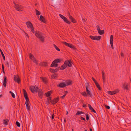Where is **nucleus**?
I'll return each mask as SVG.
<instances>
[{
  "mask_svg": "<svg viewBox=\"0 0 131 131\" xmlns=\"http://www.w3.org/2000/svg\"><path fill=\"white\" fill-rule=\"evenodd\" d=\"M35 33L36 37L38 38L39 40L42 42H43L44 41V37L42 32L38 31H36L35 32Z\"/></svg>",
  "mask_w": 131,
  "mask_h": 131,
  "instance_id": "f257e3e1",
  "label": "nucleus"
},
{
  "mask_svg": "<svg viewBox=\"0 0 131 131\" xmlns=\"http://www.w3.org/2000/svg\"><path fill=\"white\" fill-rule=\"evenodd\" d=\"M67 66L69 67L72 66V62L71 60H68L66 61L64 64L62 65L60 68V69L64 70L66 68Z\"/></svg>",
  "mask_w": 131,
  "mask_h": 131,
  "instance_id": "f03ea898",
  "label": "nucleus"
},
{
  "mask_svg": "<svg viewBox=\"0 0 131 131\" xmlns=\"http://www.w3.org/2000/svg\"><path fill=\"white\" fill-rule=\"evenodd\" d=\"M29 89L32 93H34L35 92H38L39 89L38 87L35 85L30 86Z\"/></svg>",
  "mask_w": 131,
  "mask_h": 131,
  "instance_id": "7ed1b4c3",
  "label": "nucleus"
},
{
  "mask_svg": "<svg viewBox=\"0 0 131 131\" xmlns=\"http://www.w3.org/2000/svg\"><path fill=\"white\" fill-rule=\"evenodd\" d=\"M61 61V60L60 59H56L54 60L51 65L50 67H57L58 64L57 63H59Z\"/></svg>",
  "mask_w": 131,
  "mask_h": 131,
  "instance_id": "20e7f679",
  "label": "nucleus"
},
{
  "mask_svg": "<svg viewBox=\"0 0 131 131\" xmlns=\"http://www.w3.org/2000/svg\"><path fill=\"white\" fill-rule=\"evenodd\" d=\"M87 85H86V91L87 93V95H88L89 96L91 97L92 96V94L90 91L88 89V87L89 86V83H87Z\"/></svg>",
  "mask_w": 131,
  "mask_h": 131,
  "instance_id": "39448f33",
  "label": "nucleus"
},
{
  "mask_svg": "<svg viewBox=\"0 0 131 131\" xmlns=\"http://www.w3.org/2000/svg\"><path fill=\"white\" fill-rule=\"evenodd\" d=\"M63 43L66 46L72 49L73 50H75L76 49L75 47L71 44L69 43L65 42H63Z\"/></svg>",
  "mask_w": 131,
  "mask_h": 131,
  "instance_id": "423d86ee",
  "label": "nucleus"
},
{
  "mask_svg": "<svg viewBox=\"0 0 131 131\" xmlns=\"http://www.w3.org/2000/svg\"><path fill=\"white\" fill-rule=\"evenodd\" d=\"M15 6L17 10L19 11H22L21 9H23V7L21 5H19L18 4H15Z\"/></svg>",
  "mask_w": 131,
  "mask_h": 131,
  "instance_id": "0eeeda50",
  "label": "nucleus"
},
{
  "mask_svg": "<svg viewBox=\"0 0 131 131\" xmlns=\"http://www.w3.org/2000/svg\"><path fill=\"white\" fill-rule=\"evenodd\" d=\"M14 80L16 82L19 83L20 80V78L19 77L18 75H14Z\"/></svg>",
  "mask_w": 131,
  "mask_h": 131,
  "instance_id": "6e6552de",
  "label": "nucleus"
},
{
  "mask_svg": "<svg viewBox=\"0 0 131 131\" xmlns=\"http://www.w3.org/2000/svg\"><path fill=\"white\" fill-rule=\"evenodd\" d=\"M59 101V98L58 97L55 98L53 100L51 101V103L52 104L54 105Z\"/></svg>",
  "mask_w": 131,
  "mask_h": 131,
  "instance_id": "1a4fd4ad",
  "label": "nucleus"
},
{
  "mask_svg": "<svg viewBox=\"0 0 131 131\" xmlns=\"http://www.w3.org/2000/svg\"><path fill=\"white\" fill-rule=\"evenodd\" d=\"M119 91L118 89H116L115 91H109L108 92V94L111 95H113L119 92Z\"/></svg>",
  "mask_w": 131,
  "mask_h": 131,
  "instance_id": "9d476101",
  "label": "nucleus"
},
{
  "mask_svg": "<svg viewBox=\"0 0 131 131\" xmlns=\"http://www.w3.org/2000/svg\"><path fill=\"white\" fill-rule=\"evenodd\" d=\"M38 92V96L40 98H42L43 94L42 90L41 89H39Z\"/></svg>",
  "mask_w": 131,
  "mask_h": 131,
  "instance_id": "9b49d317",
  "label": "nucleus"
},
{
  "mask_svg": "<svg viewBox=\"0 0 131 131\" xmlns=\"http://www.w3.org/2000/svg\"><path fill=\"white\" fill-rule=\"evenodd\" d=\"M66 86V83L65 82H61L59 84L57 85L58 87H59L60 88H64Z\"/></svg>",
  "mask_w": 131,
  "mask_h": 131,
  "instance_id": "f8f14e48",
  "label": "nucleus"
},
{
  "mask_svg": "<svg viewBox=\"0 0 131 131\" xmlns=\"http://www.w3.org/2000/svg\"><path fill=\"white\" fill-rule=\"evenodd\" d=\"M25 102L26 106L27 109L28 111H30V107L29 104V103H30L29 101H26Z\"/></svg>",
  "mask_w": 131,
  "mask_h": 131,
  "instance_id": "ddd939ff",
  "label": "nucleus"
},
{
  "mask_svg": "<svg viewBox=\"0 0 131 131\" xmlns=\"http://www.w3.org/2000/svg\"><path fill=\"white\" fill-rule=\"evenodd\" d=\"M23 91L24 94V97L26 99V101H29L28 98V97L26 91L24 89H23Z\"/></svg>",
  "mask_w": 131,
  "mask_h": 131,
  "instance_id": "4468645a",
  "label": "nucleus"
},
{
  "mask_svg": "<svg viewBox=\"0 0 131 131\" xmlns=\"http://www.w3.org/2000/svg\"><path fill=\"white\" fill-rule=\"evenodd\" d=\"M122 88L124 90H128L129 89L128 87V84L127 83H124L123 84Z\"/></svg>",
  "mask_w": 131,
  "mask_h": 131,
  "instance_id": "2eb2a0df",
  "label": "nucleus"
},
{
  "mask_svg": "<svg viewBox=\"0 0 131 131\" xmlns=\"http://www.w3.org/2000/svg\"><path fill=\"white\" fill-rule=\"evenodd\" d=\"M26 24L28 28H31L33 27L32 24L30 21H29L27 22L26 23Z\"/></svg>",
  "mask_w": 131,
  "mask_h": 131,
  "instance_id": "dca6fc26",
  "label": "nucleus"
},
{
  "mask_svg": "<svg viewBox=\"0 0 131 131\" xmlns=\"http://www.w3.org/2000/svg\"><path fill=\"white\" fill-rule=\"evenodd\" d=\"M40 78L42 81L45 83L46 84L48 82L47 79L46 78L41 77H40Z\"/></svg>",
  "mask_w": 131,
  "mask_h": 131,
  "instance_id": "f3484780",
  "label": "nucleus"
},
{
  "mask_svg": "<svg viewBox=\"0 0 131 131\" xmlns=\"http://www.w3.org/2000/svg\"><path fill=\"white\" fill-rule=\"evenodd\" d=\"M69 17L71 22L74 23H76V21L75 20L72 16L69 15Z\"/></svg>",
  "mask_w": 131,
  "mask_h": 131,
  "instance_id": "a211bd4d",
  "label": "nucleus"
},
{
  "mask_svg": "<svg viewBox=\"0 0 131 131\" xmlns=\"http://www.w3.org/2000/svg\"><path fill=\"white\" fill-rule=\"evenodd\" d=\"M7 79L6 77V76H4V80L3 82V84L4 85V86L5 88L6 87V84L7 83Z\"/></svg>",
  "mask_w": 131,
  "mask_h": 131,
  "instance_id": "6ab92c4d",
  "label": "nucleus"
},
{
  "mask_svg": "<svg viewBox=\"0 0 131 131\" xmlns=\"http://www.w3.org/2000/svg\"><path fill=\"white\" fill-rule=\"evenodd\" d=\"M40 20L43 23H45L46 22V20L45 18L42 15L40 16Z\"/></svg>",
  "mask_w": 131,
  "mask_h": 131,
  "instance_id": "aec40b11",
  "label": "nucleus"
},
{
  "mask_svg": "<svg viewBox=\"0 0 131 131\" xmlns=\"http://www.w3.org/2000/svg\"><path fill=\"white\" fill-rule=\"evenodd\" d=\"M63 19V20L66 23L69 24H70V22L67 19L66 17H65Z\"/></svg>",
  "mask_w": 131,
  "mask_h": 131,
  "instance_id": "412c9836",
  "label": "nucleus"
},
{
  "mask_svg": "<svg viewBox=\"0 0 131 131\" xmlns=\"http://www.w3.org/2000/svg\"><path fill=\"white\" fill-rule=\"evenodd\" d=\"M40 66H47V62H41L39 64Z\"/></svg>",
  "mask_w": 131,
  "mask_h": 131,
  "instance_id": "4be33fe9",
  "label": "nucleus"
},
{
  "mask_svg": "<svg viewBox=\"0 0 131 131\" xmlns=\"http://www.w3.org/2000/svg\"><path fill=\"white\" fill-rule=\"evenodd\" d=\"M66 86L68 85L72 84V82L71 81V80H68L67 81H66Z\"/></svg>",
  "mask_w": 131,
  "mask_h": 131,
  "instance_id": "5701e85b",
  "label": "nucleus"
},
{
  "mask_svg": "<svg viewBox=\"0 0 131 131\" xmlns=\"http://www.w3.org/2000/svg\"><path fill=\"white\" fill-rule=\"evenodd\" d=\"M113 36L112 35H111L110 36V43L111 45H113Z\"/></svg>",
  "mask_w": 131,
  "mask_h": 131,
  "instance_id": "b1692460",
  "label": "nucleus"
},
{
  "mask_svg": "<svg viewBox=\"0 0 131 131\" xmlns=\"http://www.w3.org/2000/svg\"><path fill=\"white\" fill-rule=\"evenodd\" d=\"M9 120L8 119H5L3 121V123L4 125H8V123L9 122Z\"/></svg>",
  "mask_w": 131,
  "mask_h": 131,
  "instance_id": "393cba45",
  "label": "nucleus"
},
{
  "mask_svg": "<svg viewBox=\"0 0 131 131\" xmlns=\"http://www.w3.org/2000/svg\"><path fill=\"white\" fill-rule=\"evenodd\" d=\"M98 33L100 35H102L104 33V30H101L100 29V31H99Z\"/></svg>",
  "mask_w": 131,
  "mask_h": 131,
  "instance_id": "a878e982",
  "label": "nucleus"
},
{
  "mask_svg": "<svg viewBox=\"0 0 131 131\" xmlns=\"http://www.w3.org/2000/svg\"><path fill=\"white\" fill-rule=\"evenodd\" d=\"M84 112L82 111H78L75 114L76 115L84 114Z\"/></svg>",
  "mask_w": 131,
  "mask_h": 131,
  "instance_id": "bb28decb",
  "label": "nucleus"
},
{
  "mask_svg": "<svg viewBox=\"0 0 131 131\" xmlns=\"http://www.w3.org/2000/svg\"><path fill=\"white\" fill-rule=\"evenodd\" d=\"M97 87L98 89L100 90H101V89L98 83H97L95 84Z\"/></svg>",
  "mask_w": 131,
  "mask_h": 131,
  "instance_id": "cd10ccee",
  "label": "nucleus"
},
{
  "mask_svg": "<svg viewBox=\"0 0 131 131\" xmlns=\"http://www.w3.org/2000/svg\"><path fill=\"white\" fill-rule=\"evenodd\" d=\"M101 36H95V40H100L101 39Z\"/></svg>",
  "mask_w": 131,
  "mask_h": 131,
  "instance_id": "c85d7f7f",
  "label": "nucleus"
},
{
  "mask_svg": "<svg viewBox=\"0 0 131 131\" xmlns=\"http://www.w3.org/2000/svg\"><path fill=\"white\" fill-rule=\"evenodd\" d=\"M0 52H1V54L2 56V57L3 58V60H5V56L3 54V53L2 51V50H0Z\"/></svg>",
  "mask_w": 131,
  "mask_h": 131,
  "instance_id": "c756f323",
  "label": "nucleus"
},
{
  "mask_svg": "<svg viewBox=\"0 0 131 131\" xmlns=\"http://www.w3.org/2000/svg\"><path fill=\"white\" fill-rule=\"evenodd\" d=\"M36 64V65H37L38 64V61L36 60L35 58H34L32 60Z\"/></svg>",
  "mask_w": 131,
  "mask_h": 131,
  "instance_id": "7c9ffc66",
  "label": "nucleus"
},
{
  "mask_svg": "<svg viewBox=\"0 0 131 131\" xmlns=\"http://www.w3.org/2000/svg\"><path fill=\"white\" fill-rule=\"evenodd\" d=\"M51 94V93L49 91L47 93L45 94H46V96L47 97L50 96Z\"/></svg>",
  "mask_w": 131,
  "mask_h": 131,
  "instance_id": "2f4dec72",
  "label": "nucleus"
},
{
  "mask_svg": "<svg viewBox=\"0 0 131 131\" xmlns=\"http://www.w3.org/2000/svg\"><path fill=\"white\" fill-rule=\"evenodd\" d=\"M9 93H10L12 95V97L14 98H15V95L14 94L12 91H10L9 92Z\"/></svg>",
  "mask_w": 131,
  "mask_h": 131,
  "instance_id": "473e14b6",
  "label": "nucleus"
},
{
  "mask_svg": "<svg viewBox=\"0 0 131 131\" xmlns=\"http://www.w3.org/2000/svg\"><path fill=\"white\" fill-rule=\"evenodd\" d=\"M29 57L30 58L31 60L32 59L34 58V57L33 55H32L30 53H29Z\"/></svg>",
  "mask_w": 131,
  "mask_h": 131,
  "instance_id": "72a5a7b5",
  "label": "nucleus"
},
{
  "mask_svg": "<svg viewBox=\"0 0 131 131\" xmlns=\"http://www.w3.org/2000/svg\"><path fill=\"white\" fill-rule=\"evenodd\" d=\"M35 10L36 14L37 15H39L40 14V12L39 11L36 9Z\"/></svg>",
  "mask_w": 131,
  "mask_h": 131,
  "instance_id": "f704fd0d",
  "label": "nucleus"
},
{
  "mask_svg": "<svg viewBox=\"0 0 131 131\" xmlns=\"http://www.w3.org/2000/svg\"><path fill=\"white\" fill-rule=\"evenodd\" d=\"M102 78H104L105 77V72L103 70H102Z\"/></svg>",
  "mask_w": 131,
  "mask_h": 131,
  "instance_id": "c9c22d12",
  "label": "nucleus"
},
{
  "mask_svg": "<svg viewBox=\"0 0 131 131\" xmlns=\"http://www.w3.org/2000/svg\"><path fill=\"white\" fill-rule=\"evenodd\" d=\"M53 46L58 51H60V50L59 49L56 45L54 44Z\"/></svg>",
  "mask_w": 131,
  "mask_h": 131,
  "instance_id": "e433bc0d",
  "label": "nucleus"
},
{
  "mask_svg": "<svg viewBox=\"0 0 131 131\" xmlns=\"http://www.w3.org/2000/svg\"><path fill=\"white\" fill-rule=\"evenodd\" d=\"M81 94L82 95L84 96H87V94L85 92H83L81 93Z\"/></svg>",
  "mask_w": 131,
  "mask_h": 131,
  "instance_id": "4c0bfd02",
  "label": "nucleus"
},
{
  "mask_svg": "<svg viewBox=\"0 0 131 131\" xmlns=\"http://www.w3.org/2000/svg\"><path fill=\"white\" fill-rule=\"evenodd\" d=\"M49 70L50 72H51L54 73L55 72V71L54 69L50 68L49 69Z\"/></svg>",
  "mask_w": 131,
  "mask_h": 131,
  "instance_id": "58836bf2",
  "label": "nucleus"
},
{
  "mask_svg": "<svg viewBox=\"0 0 131 131\" xmlns=\"http://www.w3.org/2000/svg\"><path fill=\"white\" fill-rule=\"evenodd\" d=\"M85 115L86 116V119L87 121H88L89 119V117L88 114H86Z\"/></svg>",
  "mask_w": 131,
  "mask_h": 131,
  "instance_id": "ea45409f",
  "label": "nucleus"
},
{
  "mask_svg": "<svg viewBox=\"0 0 131 131\" xmlns=\"http://www.w3.org/2000/svg\"><path fill=\"white\" fill-rule=\"evenodd\" d=\"M16 124L17 126L18 127H20V123L16 121Z\"/></svg>",
  "mask_w": 131,
  "mask_h": 131,
  "instance_id": "a19ab883",
  "label": "nucleus"
},
{
  "mask_svg": "<svg viewBox=\"0 0 131 131\" xmlns=\"http://www.w3.org/2000/svg\"><path fill=\"white\" fill-rule=\"evenodd\" d=\"M90 37L92 40H95V36H90Z\"/></svg>",
  "mask_w": 131,
  "mask_h": 131,
  "instance_id": "79ce46f5",
  "label": "nucleus"
},
{
  "mask_svg": "<svg viewBox=\"0 0 131 131\" xmlns=\"http://www.w3.org/2000/svg\"><path fill=\"white\" fill-rule=\"evenodd\" d=\"M92 79L93 81L95 83V84H96V83H97L96 81V80L94 79V78L92 77Z\"/></svg>",
  "mask_w": 131,
  "mask_h": 131,
  "instance_id": "37998d69",
  "label": "nucleus"
},
{
  "mask_svg": "<svg viewBox=\"0 0 131 131\" xmlns=\"http://www.w3.org/2000/svg\"><path fill=\"white\" fill-rule=\"evenodd\" d=\"M31 28L32 32L33 33H35V32L34 31V27H32V28Z\"/></svg>",
  "mask_w": 131,
  "mask_h": 131,
  "instance_id": "c03bdc74",
  "label": "nucleus"
},
{
  "mask_svg": "<svg viewBox=\"0 0 131 131\" xmlns=\"http://www.w3.org/2000/svg\"><path fill=\"white\" fill-rule=\"evenodd\" d=\"M105 107L108 109H109L110 108V107L109 106L106 105H105Z\"/></svg>",
  "mask_w": 131,
  "mask_h": 131,
  "instance_id": "a18cd8bd",
  "label": "nucleus"
},
{
  "mask_svg": "<svg viewBox=\"0 0 131 131\" xmlns=\"http://www.w3.org/2000/svg\"><path fill=\"white\" fill-rule=\"evenodd\" d=\"M59 16L60 17L62 18V19L63 18L65 17L63 16L61 14H59Z\"/></svg>",
  "mask_w": 131,
  "mask_h": 131,
  "instance_id": "49530a36",
  "label": "nucleus"
},
{
  "mask_svg": "<svg viewBox=\"0 0 131 131\" xmlns=\"http://www.w3.org/2000/svg\"><path fill=\"white\" fill-rule=\"evenodd\" d=\"M88 105L89 106V108L90 110H91L92 108H93L89 104H88Z\"/></svg>",
  "mask_w": 131,
  "mask_h": 131,
  "instance_id": "de8ad7c7",
  "label": "nucleus"
},
{
  "mask_svg": "<svg viewBox=\"0 0 131 131\" xmlns=\"http://www.w3.org/2000/svg\"><path fill=\"white\" fill-rule=\"evenodd\" d=\"M96 28L97 29V30L98 31H100V28L99 26V25H97L96 26Z\"/></svg>",
  "mask_w": 131,
  "mask_h": 131,
  "instance_id": "09e8293b",
  "label": "nucleus"
},
{
  "mask_svg": "<svg viewBox=\"0 0 131 131\" xmlns=\"http://www.w3.org/2000/svg\"><path fill=\"white\" fill-rule=\"evenodd\" d=\"M59 68H60V67H59L58 68L55 69L54 70L55 71V72H57V71H58L59 70Z\"/></svg>",
  "mask_w": 131,
  "mask_h": 131,
  "instance_id": "8fccbe9b",
  "label": "nucleus"
},
{
  "mask_svg": "<svg viewBox=\"0 0 131 131\" xmlns=\"http://www.w3.org/2000/svg\"><path fill=\"white\" fill-rule=\"evenodd\" d=\"M2 70L3 71V72L4 73H5V72L4 71V66L3 64H2Z\"/></svg>",
  "mask_w": 131,
  "mask_h": 131,
  "instance_id": "3c124183",
  "label": "nucleus"
},
{
  "mask_svg": "<svg viewBox=\"0 0 131 131\" xmlns=\"http://www.w3.org/2000/svg\"><path fill=\"white\" fill-rule=\"evenodd\" d=\"M47 101L46 102V104L47 105L49 104L50 103L49 101V98H47Z\"/></svg>",
  "mask_w": 131,
  "mask_h": 131,
  "instance_id": "603ef678",
  "label": "nucleus"
},
{
  "mask_svg": "<svg viewBox=\"0 0 131 131\" xmlns=\"http://www.w3.org/2000/svg\"><path fill=\"white\" fill-rule=\"evenodd\" d=\"M91 110V111L92 112H94V113H96L95 111L93 108H92Z\"/></svg>",
  "mask_w": 131,
  "mask_h": 131,
  "instance_id": "864d4df0",
  "label": "nucleus"
},
{
  "mask_svg": "<svg viewBox=\"0 0 131 131\" xmlns=\"http://www.w3.org/2000/svg\"><path fill=\"white\" fill-rule=\"evenodd\" d=\"M87 106L85 104H83V107H87Z\"/></svg>",
  "mask_w": 131,
  "mask_h": 131,
  "instance_id": "5fc2aeb1",
  "label": "nucleus"
},
{
  "mask_svg": "<svg viewBox=\"0 0 131 131\" xmlns=\"http://www.w3.org/2000/svg\"><path fill=\"white\" fill-rule=\"evenodd\" d=\"M66 94H65L64 95H63V96L61 97V98H62V99H64V97H65V96H66Z\"/></svg>",
  "mask_w": 131,
  "mask_h": 131,
  "instance_id": "6e6d98bb",
  "label": "nucleus"
},
{
  "mask_svg": "<svg viewBox=\"0 0 131 131\" xmlns=\"http://www.w3.org/2000/svg\"><path fill=\"white\" fill-rule=\"evenodd\" d=\"M6 65L8 67H9V63L8 62H7Z\"/></svg>",
  "mask_w": 131,
  "mask_h": 131,
  "instance_id": "4d7b16f0",
  "label": "nucleus"
},
{
  "mask_svg": "<svg viewBox=\"0 0 131 131\" xmlns=\"http://www.w3.org/2000/svg\"><path fill=\"white\" fill-rule=\"evenodd\" d=\"M81 120H83L84 121H85V118H84V117H81Z\"/></svg>",
  "mask_w": 131,
  "mask_h": 131,
  "instance_id": "13d9d810",
  "label": "nucleus"
},
{
  "mask_svg": "<svg viewBox=\"0 0 131 131\" xmlns=\"http://www.w3.org/2000/svg\"><path fill=\"white\" fill-rule=\"evenodd\" d=\"M51 77H52L53 78H55L56 77V76L54 75H53Z\"/></svg>",
  "mask_w": 131,
  "mask_h": 131,
  "instance_id": "bf43d9fd",
  "label": "nucleus"
},
{
  "mask_svg": "<svg viewBox=\"0 0 131 131\" xmlns=\"http://www.w3.org/2000/svg\"><path fill=\"white\" fill-rule=\"evenodd\" d=\"M103 80V83H105V78L104 77V79L102 78Z\"/></svg>",
  "mask_w": 131,
  "mask_h": 131,
  "instance_id": "052dcab7",
  "label": "nucleus"
},
{
  "mask_svg": "<svg viewBox=\"0 0 131 131\" xmlns=\"http://www.w3.org/2000/svg\"><path fill=\"white\" fill-rule=\"evenodd\" d=\"M54 114H53L52 115V117L51 118L52 119H53L54 118Z\"/></svg>",
  "mask_w": 131,
  "mask_h": 131,
  "instance_id": "680f3d73",
  "label": "nucleus"
},
{
  "mask_svg": "<svg viewBox=\"0 0 131 131\" xmlns=\"http://www.w3.org/2000/svg\"><path fill=\"white\" fill-rule=\"evenodd\" d=\"M25 34L26 36L28 38L29 36L28 34L25 32Z\"/></svg>",
  "mask_w": 131,
  "mask_h": 131,
  "instance_id": "e2e57ef3",
  "label": "nucleus"
},
{
  "mask_svg": "<svg viewBox=\"0 0 131 131\" xmlns=\"http://www.w3.org/2000/svg\"><path fill=\"white\" fill-rule=\"evenodd\" d=\"M49 98V101H52L51 100L50 97V96L49 98Z\"/></svg>",
  "mask_w": 131,
  "mask_h": 131,
  "instance_id": "0e129e2a",
  "label": "nucleus"
},
{
  "mask_svg": "<svg viewBox=\"0 0 131 131\" xmlns=\"http://www.w3.org/2000/svg\"><path fill=\"white\" fill-rule=\"evenodd\" d=\"M111 47L113 49H114V47H113V45H111Z\"/></svg>",
  "mask_w": 131,
  "mask_h": 131,
  "instance_id": "69168bd1",
  "label": "nucleus"
},
{
  "mask_svg": "<svg viewBox=\"0 0 131 131\" xmlns=\"http://www.w3.org/2000/svg\"><path fill=\"white\" fill-rule=\"evenodd\" d=\"M64 92L65 93V94H66L68 93V92L67 91H65Z\"/></svg>",
  "mask_w": 131,
  "mask_h": 131,
  "instance_id": "338daca9",
  "label": "nucleus"
},
{
  "mask_svg": "<svg viewBox=\"0 0 131 131\" xmlns=\"http://www.w3.org/2000/svg\"><path fill=\"white\" fill-rule=\"evenodd\" d=\"M64 122L65 123H66V119H64Z\"/></svg>",
  "mask_w": 131,
  "mask_h": 131,
  "instance_id": "774afa93",
  "label": "nucleus"
}]
</instances>
